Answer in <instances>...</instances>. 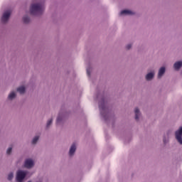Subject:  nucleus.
Segmentation results:
<instances>
[{
	"label": "nucleus",
	"instance_id": "ddd939ff",
	"mask_svg": "<svg viewBox=\"0 0 182 182\" xmlns=\"http://www.w3.org/2000/svg\"><path fill=\"white\" fill-rule=\"evenodd\" d=\"M16 94L14 92H12L11 93L9 94V99L10 100H12V99H14V97H16Z\"/></svg>",
	"mask_w": 182,
	"mask_h": 182
},
{
	"label": "nucleus",
	"instance_id": "20e7f679",
	"mask_svg": "<svg viewBox=\"0 0 182 182\" xmlns=\"http://www.w3.org/2000/svg\"><path fill=\"white\" fill-rule=\"evenodd\" d=\"M9 16H11V11L9 10L5 11L1 17V22H3V23H6V22H8Z\"/></svg>",
	"mask_w": 182,
	"mask_h": 182
},
{
	"label": "nucleus",
	"instance_id": "f257e3e1",
	"mask_svg": "<svg viewBox=\"0 0 182 182\" xmlns=\"http://www.w3.org/2000/svg\"><path fill=\"white\" fill-rule=\"evenodd\" d=\"M45 11V6L42 3L31 5L30 12L31 15H42Z\"/></svg>",
	"mask_w": 182,
	"mask_h": 182
},
{
	"label": "nucleus",
	"instance_id": "9d476101",
	"mask_svg": "<svg viewBox=\"0 0 182 182\" xmlns=\"http://www.w3.org/2000/svg\"><path fill=\"white\" fill-rule=\"evenodd\" d=\"M153 77H154V73H149L146 76V80H151V79H153Z\"/></svg>",
	"mask_w": 182,
	"mask_h": 182
},
{
	"label": "nucleus",
	"instance_id": "5701e85b",
	"mask_svg": "<svg viewBox=\"0 0 182 182\" xmlns=\"http://www.w3.org/2000/svg\"><path fill=\"white\" fill-rule=\"evenodd\" d=\"M164 142L166 143V140L164 139Z\"/></svg>",
	"mask_w": 182,
	"mask_h": 182
},
{
	"label": "nucleus",
	"instance_id": "2eb2a0df",
	"mask_svg": "<svg viewBox=\"0 0 182 182\" xmlns=\"http://www.w3.org/2000/svg\"><path fill=\"white\" fill-rule=\"evenodd\" d=\"M23 21L24 23H28V22H29V21H31V19L28 16H24L23 18Z\"/></svg>",
	"mask_w": 182,
	"mask_h": 182
},
{
	"label": "nucleus",
	"instance_id": "f3484780",
	"mask_svg": "<svg viewBox=\"0 0 182 182\" xmlns=\"http://www.w3.org/2000/svg\"><path fill=\"white\" fill-rule=\"evenodd\" d=\"M52 122H53V120L52 119H49L47 122V127H49V126H50V124H52Z\"/></svg>",
	"mask_w": 182,
	"mask_h": 182
},
{
	"label": "nucleus",
	"instance_id": "1a4fd4ad",
	"mask_svg": "<svg viewBox=\"0 0 182 182\" xmlns=\"http://www.w3.org/2000/svg\"><path fill=\"white\" fill-rule=\"evenodd\" d=\"M182 66V61H178L174 63L173 68L176 70H178Z\"/></svg>",
	"mask_w": 182,
	"mask_h": 182
},
{
	"label": "nucleus",
	"instance_id": "a211bd4d",
	"mask_svg": "<svg viewBox=\"0 0 182 182\" xmlns=\"http://www.w3.org/2000/svg\"><path fill=\"white\" fill-rule=\"evenodd\" d=\"M11 152H12V147H9V148L7 149L6 153H7V154H9L11 153Z\"/></svg>",
	"mask_w": 182,
	"mask_h": 182
},
{
	"label": "nucleus",
	"instance_id": "6e6552de",
	"mask_svg": "<svg viewBox=\"0 0 182 182\" xmlns=\"http://www.w3.org/2000/svg\"><path fill=\"white\" fill-rule=\"evenodd\" d=\"M166 73V68L164 67H162L159 69V74H158V77L160 79L163 75Z\"/></svg>",
	"mask_w": 182,
	"mask_h": 182
},
{
	"label": "nucleus",
	"instance_id": "423d86ee",
	"mask_svg": "<svg viewBox=\"0 0 182 182\" xmlns=\"http://www.w3.org/2000/svg\"><path fill=\"white\" fill-rule=\"evenodd\" d=\"M75 151H76V144H73L70 149V156H73V154H75Z\"/></svg>",
	"mask_w": 182,
	"mask_h": 182
},
{
	"label": "nucleus",
	"instance_id": "7ed1b4c3",
	"mask_svg": "<svg viewBox=\"0 0 182 182\" xmlns=\"http://www.w3.org/2000/svg\"><path fill=\"white\" fill-rule=\"evenodd\" d=\"M176 139L180 143V144H182V127L179 128L178 131L176 132Z\"/></svg>",
	"mask_w": 182,
	"mask_h": 182
},
{
	"label": "nucleus",
	"instance_id": "4468645a",
	"mask_svg": "<svg viewBox=\"0 0 182 182\" xmlns=\"http://www.w3.org/2000/svg\"><path fill=\"white\" fill-rule=\"evenodd\" d=\"M39 140V136H36L33 138V141H32V144H36L37 141Z\"/></svg>",
	"mask_w": 182,
	"mask_h": 182
},
{
	"label": "nucleus",
	"instance_id": "aec40b11",
	"mask_svg": "<svg viewBox=\"0 0 182 182\" xmlns=\"http://www.w3.org/2000/svg\"><path fill=\"white\" fill-rule=\"evenodd\" d=\"M132 48V44H128L127 46V49H131Z\"/></svg>",
	"mask_w": 182,
	"mask_h": 182
},
{
	"label": "nucleus",
	"instance_id": "412c9836",
	"mask_svg": "<svg viewBox=\"0 0 182 182\" xmlns=\"http://www.w3.org/2000/svg\"><path fill=\"white\" fill-rule=\"evenodd\" d=\"M60 120H62V119L60 118V117H58L57 118V123H60Z\"/></svg>",
	"mask_w": 182,
	"mask_h": 182
},
{
	"label": "nucleus",
	"instance_id": "dca6fc26",
	"mask_svg": "<svg viewBox=\"0 0 182 182\" xmlns=\"http://www.w3.org/2000/svg\"><path fill=\"white\" fill-rule=\"evenodd\" d=\"M14 178V173H10L8 176V180L11 181Z\"/></svg>",
	"mask_w": 182,
	"mask_h": 182
},
{
	"label": "nucleus",
	"instance_id": "6ab92c4d",
	"mask_svg": "<svg viewBox=\"0 0 182 182\" xmlns=\"http://www.w3.org/2000/svg\"><path fill=\"white\" fill-rule=\"evenodd\" d=\"M99 107H100V109L105 110V105H102L100 104Z\"/></svg>",
	"mask_w": 182,
	"mask_h": 182
},
{
	"label": "nucleus",
	"instance_id": "39448f33",
	"mask_svg": "<svg viewBox=\"0 0 182 182\" xmlns=\"http://www.w3.org/2000/svg\"><path fill=\"white\" fill-rule=\"evenodd\" d=\"M33 166V161L32 159H26L24 164L26 168H32Z\"/></svg>",
	"mask_w": 182,
	"mask_h": 182
},
{
	"label": "nucleus",
	"instance_id": "f8f14e48",
	"mask_svg": "<svg viewBox=\"0 0 182 182\" xmlns=\"http://www.w3.org/2000/svg\"><path fill=\"white\" fill-rule=\"evenodd\" d=\"M17 92H18L20 95H23V93H25V87L21 86L17 88Z\"/></svg>",
	"mask_w": 182,
	"mask_h": 182
},
{
	"label": "nucleus",
	"instance_id": "0eeeda50",
	"mask_svg": "<svg viewBox=\"0 0 182 182\" xmlns=\"http://www.w3.org/2000/svg\"><path fill=\"white\" fill-rule=\"evenodd\" d=\"M120 15H134V12L130 10H123L120 12Z\"/></svg>",
	"mask_w": 182,
	"mask_h": 182
},
{
	"label": "nucleus",
	"instance_id": "f03ea898",
	"mask_svg": "<svg viewBox=\"0 0 182 182\" xmlns=\"http://www.w3.org/2000/svg\"><path fill=\"white\" fill-rule=\"evenodd\" d=\"M26 177V171H18L16 174V181L18 182L23 181V178Z\"/></svg>",
	"mask_w": 182,
	"mask_h": 182
},
{
	"label": "nucleus",
	"instance_id": "4be33fe9",
	"mask_svg": "<svg viewBox=\"0 0 182 182\" xmlns=\"http://www.w3.org/2000/svg\"><path fill=\"white\" fill-rule=\"evenodd\" d=\"M87 75L88 76H90V72L89 71V70H87Z\"/></svg>",
	"mask_w": 182,
	"mask_h": 182
},
{
	"label": "nucleus",
	"instance_id": "9b49d317",
	"mask_svg": "<svg viewBox=\"0 0 182 182\" xmlns=\"http://www.w3.org/2000/svg\"><path fill=\"white\" fill-rule=\"evenodd\" d=\"M134 113L135 119L139 120V116H140V110L139 109V108H135Z\"/></svg>",
	"mask_w": 182,
	"mask_h": 182
}]
</instances>
